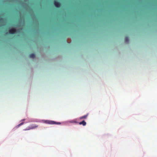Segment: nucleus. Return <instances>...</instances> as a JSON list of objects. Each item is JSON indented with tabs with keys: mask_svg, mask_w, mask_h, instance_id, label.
Listing matches in <instances>:
<instances>
[{
	"mask_svg": "<svg viewBox=\"0 0 157 157\" xmlns=\"http://www.w3.org/2000/svg\"><path fill=\"white\" fill-rule=\"evenodd\" d=\"M42 122L44 123L48 124H61V123L60 122H56L54 121H50V120H42Z\"/></svg>",
	"mask_w": 157,
	"mask_h": 157,
	"instance_id": "1",
	"label": "nucleus"
},
{
	"mask_svg": "<svg viewBox=\"0 0 157 157\" xmlns=\"http://www.w3.org/2000/svg\"><path fill=\"white\" fill-rule=\"evenodd\" d=\"M38 127V125L35 124H33L31 125L30 126L28 127V128L24 129V130H28L30 129H35Z\"/></svg>",
	"mask_w": 157,
	"mask_h": 157,
	"instance_id": "2",
	"label": "nucleus"
},
{
	"mask_svg": "<svg viewBox=\"0 0 157 157\" xmlns=\"http://www.w3.org/2000/svg\"><path fill=\"white\" fill-rule=\"evenodd\" d=\"M16 32V29L15 28H12L9 30V32L10 34H14Z\"/></svg>",
	"mask_w": 157,
	"mask_h": 157,
	"instance_id": "3",
	"label": "nucleus"
},
{
	"mask_svg": "<svg viewBox=\"0 0 157 157\" xmlns=\"http://www.w3.org/2000/svg\"><path fill=\"white\" fill-rule=\"evenodd\" d=\"M54 3V5L57 8H59L60 7L61 4L59 2L57 1H55Z\"/></svg>",
	"mask_w": 157,
	"mask_h": 157,
	"instance_id": "4",
	"label": "nucleus"
},
{
	"mask_svg": "<svg viewBox=\"0 0 157 157\" xmlns=\"http://www.w3.org/2000/svg\"><path fill=\"white\" fill-rule=\"evenodd\" d=\"M78 124L80 125L82 124L83 126H85L86 124V122L84 120H83L82 122H78Z\"/></svg>",
	"mask_w": 157,
	"mask_h": 157,
	"instance_id": "5",
	"label": "nucleus"
},
{
	"mask_svg": "<svg viewBox=\"0 0 157 157\" xmlns=\"http://www.w3.org/2000/svg\"><path fill=\"white\" fill-rule=\"evenodd\" d=\"M88 114H87L86 115L82 116L79 118V119H86V118L88 116Z\"/></svg>",
	"mask_w": 157,
	"mask_h": 157,
	"instance_id": "6",
	"label": "nucleus"
},
{
	"mask_svg": "<svg viewBox=\"0 0 157 157\" xmlns=\"http://www.w3.org/2000/svg\"><path fill=\"white\" fill-rule=\"evenodd\" d=\"M70 122L71 123H78V122L77 121L76 119H75L73 120H72L70 121Z\"/></svg>",
	"mask_w": 157,
	"mask_h": 157,
	"instance_id": "7",
	"label": "nucleus"
},
{
	"mask_svg": "<svg viewBox=\"0 0 157 157\" xmlns=\"http://www.w3.org/2000/svg\"><path fill=\"white\" fill-rule=\"evenodd\" d=\"M35 54L34 53L31 54L29 55V57L31 58H34L35 57Z\"/></svg>",
	"mask_w": 157,
	"mask_h": 157,
	"instance_id": "8",
	"label": "nucleus"
},
{
	"mask_svg": "<svg viewBox=\"0 0 157 157\" xmlns=\"http://www.w3.org/2000/svg\"><path fill=\"white\" fill-rule=\"evenodd\" d=\"M125 41L126 43L128 42L129 41L128 38V36L125 37Z\"/></svg>",
	"mask_w": 157,
	"mask_h": 157,
	"instance_id": "9",
	"label": "nucleus"
},
{
	"mask_svg": "<svg viewBox=\"0 0 157 157\" xmlns=\"http://www.w3.org/2000/svg\"><path fill=\"white\" fill-rule=\"evenodd\" d=\"M24 122H22L21 123H20V124H19L18 125H17V128L18 127H20V126L22 125H23V124H24Z\"/></svg>",
	"mask_w": 157,
	"mask_h": 157,
	"instance_id": "10",
	"label": "nucleus"
},
{
	"mask_svg": "<svg viewBox=\"0 0 157 157\" xmlns=\"http://www.w3.org/2000/svg\"><path fill=\"white\" fill-rule=\"evenodd\" d=\"M2 20H3V19L2 18H0V21H2Z\"/></svg>",
	"mask_w": 157,
	"mask_h": 157,
	"instance_id": "11",
	"label": "nucleus"
},
{
	"mask_svg": "<svg viewBox=\"0 0 157 157\" xmlns=\"http://www.w3.org/2000/svg\"><path fill=\"white\" fill-rule=\"evenodd\" d=\"M25 119H22V120H21V121H25Z\"/></svg>",
	"mask_w": 157,
	"mask_h": 157,
	"instance_id": "12",
	"label": "nucleus"
}]
</instances>
